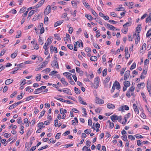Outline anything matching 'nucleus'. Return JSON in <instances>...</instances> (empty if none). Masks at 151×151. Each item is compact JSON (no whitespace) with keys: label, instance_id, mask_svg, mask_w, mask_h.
I'll use <instances>...</instances> for the list:
<instances>
[{"label":"nucleus","instance_id":"nucleus-1","mask_svg":"<svg viewBox=\"0 0 151 151\" xmlns=\"http://www.w3.org/2000/svg\"><path fill=\"white\" fill-rule=\"evenodd\" d=\"M100 79L99 77H96L94 79V87L95 88H97L99 85Z\"/></svg>","mask_w":151,"mask_h":151},{"label":"nucleus","instance_id":"nucleus-2","mask_svg":"<svg viewBox=\"0 0 151 151\" xmlns=\"http://www.w3.org/2000/svg\"><path fill=\"white\" fill-rule=\"evenodd\" d=\"M51 9L50 6L48 5L47 6L46 8L45 9L44 12V14L45 15H47L51 12Z\"/></svg>","mask_w":151,"mask_h":151},{"label":"nucleus","instance_id":"nucleus-3","mask_svg":"<svg viewBox=\"0 0 151 151\" xmlns=\"http://www.w3.org/2000/svg\"><path fill=\"white\" fill-rule=\"evenodd\" d=\"M51 65L53 67H55L57 68H59V65L56 60L53 61L51 63Z\"/></svg>","mask_w":151,"mask_h":151},{"label":"nucleus","instance_id":"nucleus-4","mask_svg":"<svg viewBox=\"0 0 151 151\" xmlns=\"http://www.w3.org/2000/svg\"><path fill=\"white\" fill-rule=\"evenodd\" d=\"M22 101L18 102L16 103H14L12 105L10 106L9 108V110L15 108L17 106H18L19 104L22 103Z\"/></svg>","mask_w":151,"mask_h":151},{"label":"nucleus","instance_id":"nucleus-5","mask_svg":"<svg viewBox=\"0 0 151 151\" xmlns=\"http://www.w3.org/2000/svg\"><path fill=\"white\" fill-rule=\"evenodd\" d=\"M130 74V72L129 70H127L125 72V74L124 75V79L126 81L129 78Z\"/></svg>","mask_w":151,"mask_h":151},{"label":"nucleus","instance_id":"nucleus-6","mask_svg":"<svg viewBox=\"0 0 151 151\" xmlns=\"http://www.w3.org/2000/svg\"><path fill=\"white\" fill-rule=\"evenodd\" d=\"M63 75H65L66 77L69 80H71L72 79V78L71 76L72 74L71 73L68 72H66L63 73Z\"/></svg>","mask_w":151,"mask_h":151},{"label":"nucleus","instance_id":"nucleus-7","mask_svg":"<svg viewBox=\"0 0 151 151\" xmlns=\"http://www.w3.org/2000/svg\"><path fill=\"white\" fill-rule=\"evenodd\" d=\"M147 89L148 91L149 94L150 96L151 95V86L150 83H149L148 81H147Z\"/></svg>","mask_w":151,"mask_h":151},{"label":"nucleus","instance_id":"nucleus-8","mask_svg":"<svg viewBox=\"0 0 151 151\" xmlns=\"http://www.w3.org/2000/svg\"><path fill=\"white\" fill-rule=\"evenodd\" d=\"M95 101L96 103L98 104H102L104 103V101L102 99L98 97H96Z\"/></svg>","mask_w":151,"mask_h":151},{"label":"nucleus","instance_id":"nucleus-9","mask_svg":"<svg viewBox=\"0 0 151 151\" xmlns=\"http://www.w3.org/2000/svg\"><path fill=\"white\" fill-rule=\"evenodd\" d=\"M113 86L114 87H116V88L117 89H120L121 87L119 83L117 81H115Z\"/></svg>","mask_w":151,"mask_h":151},{"label":"nucleus","instance_id":"nucleus-10","mask_svg":"<svg viewBox=\"0 0 151 151\" xmlns=\"http://www.w3.org/2000/svg\"><path fill=\"white\" fill-rule=\"evenodd\" d=\"M117 115H113L110 116V118L111 119V120L114 122L115 120H119V117Z\"/></svg>","mask_w":151,"mask_h":151},{"label":"nucleus","instance_id":"nucleus-11","mask_svg":"<svg viewBox=\"0 0 151 151\" xmlns=\"http://www.w3.org/2000/svg\"><path fill=\"white\" fill-rule=\"evenodd\" d=\"M63 92L65 93L68 95H72L70 90L67 88H65L63 90Z\"/></svg>","mask_w":151,"mask_h":151},{"label":"nucleus","instance_id":"nucleus-12","mask_svg":"<svg viewBox=\"0 0 151 151\" xmlns=\"http://www.w3.org/2000/svg\"><path fill=\"white\" fill-rule=\"evenodd\" d=\"M107 107L110 109H114L115 108V106L112 104L108 103L107 105Z\"/></svg>","mask_w":151,"mask_h":151},{"label":"nucleus","instance_id":"nucleus-13","mask_svg":"<svg viewBox=\"0 0 151 151\" xmlns=\"http://www.w3.org/2000/svg\"><path fill=\"white\" fill-rule=\"evenodd\" d=\"M13 82V80L12 79H9L6 80L5 82V84L8 85L12 83Z\"/></svg>","mask_w":151,"mask_h":151},{"label":"nucleus","instance_id":"nucleus-14","mask_svg":"<svg viewBox=\"0 0 151 151\" xmlns=\"http://www.w3.org/2000/svg\"><path fill=\"white\" fill-rule=\"evenodd\" d=\"M63 22V21H58L56 22L54 24V27H57L58 26L60 25Z\"/></svg>","mask_w":151,"mask_h":151},{"label":"nucleus","instance_id":"nucleus-15","mask_svg":"<svg viewBox=\"0 0 151 151\" xmlns=\"http://www.w3.org/2000/svg\"><path fill=\"white\" fill-rule=\"evenodd\" d=\"M43 48L45 49V55H47L48 54V52L47 50V46L46 45V43L45 44V45L43 46Z\"/></svg>","mask_w":151,"mask_h":151},{"label":"nucleus","instance_id":"nucleus-16","mask_svg":"<svg viewBox=\"0 0 151 151\" xmlns=\"http://www.w3.org/2000/svg\"><path fill=\"white\" fill-rule=\"evenodd\" d=\"M60 81L64 85H67L68 84L67 82L65 81V79L64 78H62L60 80Z\"/></svg>","mask_w":151,"mask_h":151},{"label":"nucleus","instance_id":"nucleus-17","mask_svg":"<svg viewBox=\"0 0 151 151\" xmlns=\"http://www.w3.org/2000/svg\"><path fill=\"white\" fill-rule=\"evenodd\" d=\"M18 51L16 50L11 55V57L12 58H15L17 55Z\"/></svg>","mask_w":151,"mask_h":151},{"label":"nucleus","instance_id":"nucleus-18","mask_svg":"<svg viewBox=\"0 0 151 151\" xmlns=\"http://www.w3.org/2000/svg\"><path fill=\"white\" fill-rule=\"evenodd\" d=\"M124 85L125 87H128L130 86V84L129 81H127L124 82Z\"/></svg>","mask_w":151,"mask_h":151},{"label":"nucleus","instance_id":"nucleus-19","mask_svg":"<svg viewBox=\"0 0 151 151\" xmlns=\"http://www.w3.org/2000/svg\"><path fill=\"white\" fill-rule=\"evenodd\" d=\"M151 21V13H150L149 14V17L147 18L146 20V23H148Z\"/></svg>","mask_w":151,"mask_h":151},{"label":"nucleus","instance_id":"nucleus-20","mask_svg":"<svg viewBox=\"0 0 151 151\" xmlns=\"http://www.w3.org/2000/svg\"><path fill=\"white\" fill-rule=\"evenodd\" d=\"M42 91L40 88H37L35 89V91H34V93L35 94H37L40 93Z\"/></svg>","mask_w":151,"mask_h":151},{"label":"nucleus","instance_id":"nucleus-21","mask_svg":"<svg viewBox=\"0 0 151 151\" xmlns=\"http://www.w3.org/2000/svg\"><path fill=\"white\" fill-rule=\"evenodd\" d=\"M90 60L91 61H96L97 60V57L94 56H92L90 58Z\"/></svg>","mask_w":151,"mask_h":151},{"label":"nucleus","instance_id":"nucleus-22","mask_svg":"<svg viewBox=\"0 0 151 151\" xmlns=\"http://www.w3.org/2000/svg\"><path fill=\"white\" fill-rule=\"evenodd\" d=\"M83 3L85 6L87 8H90V5L88 4V3H87L86 1L85 0H83Z\"/></svg>","mask_w":151,"mask_h":151},{"label":"nucleus","instance_id":"nucleus-23","mask_svg":"<svg viewBox=\"0 0 151 151\" xmlns=\"http://www.w3.org/2000/svg\"><path fill=\"white\" fill-rule=\"evenodd\" d=\"M36 97L35 96H29L26 99L25 101H28L30 100L31 99L35 98H36Z\"/></svg>","mask_w":151,"mask_h":151},{"label":"nucleus","instance_id":"nucleus-24","mask_svg":"<svg viewBox=\"0 0 151 151\" xmlns=\"http://www.w3.org/2000/svg\"><path fill=\"white\" fill-rule=\"evenodd\" d=\"M74 90L75 92L77 94H80L81 93V91L78 88H74Z\"/></svg>","mask_w":151,"mask_h":151},{"label":"nucleus","instance_id":"nucleus-25","mask_svg":"<svg viewBox=\"0 0 151 151\" xmlns=\"http://www.w3.org/2000/svg\"><path fill=\"white\" fill-rule=\"evenodd\" d=\"M52 42V41H51V38H49L47 39V43H46V45L47 47Z\"/></svg>","mask_w":151,"mask_h":151},{"label":"nucleus","instance_id":"nucleus-26","mask_svg":"<svg viewBox=\"0 0 151 151\" xmlns=\"http://www.w3.org/2000/svg\"><path fill=\"white\" fill-rule=\"evenodd\" d=\"M145 83H141L138 84L137 85V86L138 88H139L140 89L141 88L140 87L141 86H143L142 87H145Z\"/></svg>","mask_w":151,"mask_h":151},{"label":"nucleus","instance_id":"nucleus-27","mask_svg":"<svg viewBox=\"0 0 151 151\" xmlns=\"http://www.w3.org/2000/svg\"><path fill=\"white\" fill-rule=\"evenodd\" d=\"M85 17L89 20H92L93 19L92 16L89 14H86Z\"/></svg>","mask_w":151,"mask_h":151},{"label":"nucleus","instance_id":"nucleus-28","mask_svg":"<svg viewBox=\"0 0 151 151\" xmlns=\"http://www.w3.org/2000/svg\"><path fill=\"white\" fill-rule=\"evenodd\" d=\"M135 36L136 37V40L139 41L140 39V37L139 35L138 34H136V33H135L134 35H133V37H135Z\"/></svg>","mask_w":151,"mask_h":151},{"label":"nucleus","instance_id":"nucleus-29","mask_svg":"<svg viewBox=\"0 0 151 151\" xmlns=\"http://www.w3.org/2000/svg\"><path fill=\"white\" fill-rule=\"evenodd\" d=\"M131 24V22H129L126 23V24H124L123 25V27L124 28H126V27H128L129 26H130Z\"/></svg>","mask_w":151,"mask_h":151},{"label":"nucleus","instance_id":"nucleus-30","mask_svg":"<svg viewBox=\"0 0 151 151\" xmlns=\"http://www.w3.org/2000/svg\"><path fill=\"white\" fill-rule=\"evenodd\" d=\"M60 113L61 114L66 113L67 112L66 110L65 109L63 110V108H60Z\"/></svg>","mask_w":151,"mask_h":151},{"label":"nucleus","instance_id":"nucleus-31","mask_svg":"<svg viewBox=\"0 0 151 151\" xmlns=\"http://www.w3.org/2000/svg\"><path fill=\"white\" fill-rule=\"evenodd\" d=\"M76 71L78 73H79L80 74H83V72L80 70V69L78 67L76 68Z\"/></svg>","mask_w":151,"mask_h":151},{"label":"nucleus","instance_id":"nucleus-32","mask_svg":"<svg viewBox=\"0 0 151 151\" xmlns=\"http://www.w3.org/2000/svg\"><path fill=\"white\" fill-rule=\"evenodd\" d=\"M141 26V25H139L136 28V32L139 34L140 32V27L139 26Z\"/></svg>","mask_w":151,"mask_h":151},{"label":"nucleus","instance_id":"nucleus-33","mask_svg":"<svg viewBox=\"0 0 151 151\" xmlns=\"http://www.w3.org/2000/svg\"><path fill=\"white\" fill-rule=\"evenodd\" d=\"M91 11L92 14L95 17H97L98 16V15L96 14V12L93 9H91Z\"/></svg>","mask_w":151,"mask_h":151},{"label":"nucleus","instance_id":"nucleus-34","mask_svg":"<svg viewBox=\"0 0 151 151\" xmlns=\"http://www.w3.org/2000/svg\"><path fill=\"white\" fill-rule=\"evenodd\" d=\"M107 70L106 69H105L103 71V76H105L107 74Z\"/></svg>","mask_w":151,"mask_h":151},{"label":"nucleus","instance_id":"nucleus-35","mask_svg":"<svg viewBox=\"0 0 151 151\" xmlns=\"http://www.w3.org/2000/svg\"><path fill=\"white\" fill-rule=\"evenodd\" d=\"M38 76H37L36 77V80L37 81H40L41 79V75L40 74H37Z\"/></svg>","mask_w":151,"mask_h":151},{"label":"nucleus","instance_id":"nucleus-36","mask_svg":"<svg viewBox=\"0 0 151 151\" xmlns=\"http://www.w3.org/2000/svg\"><path fill=\"white\" fill-rule=\"evenodd\" d=\"M38 127L40 129L42 128V126L44 125V123L43 122H40L38 124Z\"/></svg>","mask_w":151,"mask_h":151},{"label":"nucleus","instance_id":"nucleus-37","mask_svg":"<svg viewBox=\"0 0 151 151\" xmlns=\"http://www.w3.org/2000/svg\"><path fill=\"white\" fill-rule=\"evenodd\" d=\"M93 45L95 48H98L99 49H100V47L98 45L97 43H95L94 42H93Z\"/></svg>","mask_w":151,"mask_h":151},{"label":"nucleus","instance_id":"nucleus-38","mask_svg":"<svg viewBox=\"0 0 151 151\" xmlns=\"http://www.w3.org/2000/svg\"><path fill=\"white\" fill-rule=\"evenodd\" d=\"M91 132V130L90 129H87L84 131L85 133L87 134H89Z\"/></svg>","mask_w":151,"mask_h":151},{"label":"nucleus","instance_id":"nucleus-39","mask_svg":"<svg viewBox=\"0 0 151 151\" xmlns=\"http://www.w3.org/2000/svg\"><path fill=\"white\" fill-rule=\"evenodd\" d=\"M48 21V18L47 17H45L44 18V23L45 24H48L47 22Z\"/></svg>","mask_w":151,"mask_h":151},{"label":"nucleus","instance_id":"nucleus-40","mask_svg":"<svg viewBox=\"0 0 151 151\" xmlns=\"http://www.w3.org/2000/svg\"><path fill=\"white\" fill-rule=\"evenodd\" d=\"M39 44L41 45H42L43 44V42L42 40V37H40L39 39Z\"/></svg>","mask_w":151,"mask_h":151},{"label":"nucleus","instance_id":"nucleus-41","mask_svg":"<svg viewBox=\"0 0 151 151\" xmlns=\"http://www.w3.org/2000/svg\"><path fill=\"white\" fill-rule=\"evenodd\" d=\"M54 98L55 99L60 101L62 102H65V100L63 99L60 98L56 97H54Z\"/></svg>","mask_w":151,"mask_h":151},{"label":"nucleus","instance_id":"nucleus-42","mask_svg":"<svg viewBox=\"0 0 151 151\" xmlns=\"http://www.w3.org/2000/svg\"><path fill=\"white\" fill-rule=\"evenodd\" d=\"M136 67V63H134L132 65L130 68V69L131 70L135 68Z\"/></svg>","mask_w":151,"mask_h":151},{"label":"nucleus","instance_id":"nucleus-43","mask_svg":"<svg viewBox=\"0 0 151 151\" xmlns=\"http://www.w3.org/2000/svg\"><path fill=\"white\" fill-rule=\"evenodd\" d=\"M135 137L137 139L142 138L143 137L140 134H136L134 135Z\"/></svg>","mask_w":151,"mask_h":151},{"label":"nucleus","instance_id":"nucleus-44","mask_svg":"<svg viewBox=\"0 0 151 151\" xmlns=\"http://www.w3.org/2000/svg\"><path fill=\"white\" fill-rule=\"evenodd\" d=\"M141 95H142V97L143 98L144 101H146L147 99H146V96L145 95L144 93H141Z\"/></svg>","mask_w":151,"mask_h":151},{"label":"nucleus","instance_id":"nucleus-45","mask_svg":"<svg viewBox=\"0 0 151 151\" xmlns=\"http://www.w3.org/2000/svg\"><path fill=\"white\" fill-rule=\"evenodd\" d=\"M11 136V134H8V133H5L4 134V136L6 137V138H7L10 137Z\"/></svg>","mask_w":151,"mask_h":151},{"label":"nucleus","instance_id":"nucleus-46","mask_svg":"<svg viewBox=\"0 0 151 151\" xmlns=\"http://www.w3.org/2000/svg\"><path fill=\"white\" fill-rule=\"evenodd\" d=\"M58 73V72L56 71H52L50 73L49 75L52 76L54 75L55 74Z\"/></svg>","mask_w":151,"mask_h":151},{"label":"nucleus","instance_id":"nucleus-47","mask_svg":"<svg viewBox=\"0 0 151 151\" xmlns=\"http://www.w3.org/2000/svg\"><path fill=\"white\" fill-rule=\"evenodd\" d=\"M85 51L86 52H91V49L90 47H86L85 49Z\"/></svg>","mask_w":151,"mask_h":151},{"label":"nucleus","instance_id":"nucleus-48","mask_svg":"<svg viewBox=\"0 0 151 151\" xmlns=\"http://www.w3.org/2000/svg\"><path fill=\"white\" fill-rule=\"evenodd\" d=\"M60 133H58L55 136V138L57 139H60Z\"/></svg>","mask_w":151,"mask_h":151},{"label":"nucleus","instance_id":"nucleus-49","mask_svg":"<svg viewBox=\"0 0 151 151\" xmlns=\"http://www.w3.org/2000/svg\"><path fill=\"white\" fill-rule=\"evenodd\" d=\"M128 138L131 139V140H134L135 138L132 135H129L128 136Z\"/></svg>","mask_w":151,"mask_h":151},{"label":"nucleus","instance_id":"nucleus-50","mask_svg":"<svg viewBox=\"0 0 151 151\" xmlns=\"http://www.w3.org/2000/svg\"><path fill=\"white\" fill-rule=\"evenodd\" d=\"M40 15L38 14L37 15V16H35L32 19L33 21H35L37 19H38L39 18V17H40Z\"/></svg>","mask_w":151,"mask_h":151},{"label":"nucleus","instance_id":"nucleus-51","mask_svg":"<svg viewBox=\"0 0 151 151\" xmlns=\"http://www.w3.org/2000/svg\"><path fill=\"white\" fill-rule=\"evenodd\" d=\"M48 147V145H46L42 147L41 148H39L38 150L40 151V150H43L44 149H45Z\"/></svg>","mask_w":151,"mask_h":151},{"label":"nucleus","instance_id":"nucleus-52","mask_svg":"<svg viewBox=\"0 0 151 151\" xmlns=\"http://www.w3.org/2000/svg\"><path fill=\"white\" fill-rule=\"evenodd\" d=\"M68 47L70 50H72L73 49V46L71 44H68L67 45Z\"/></svg>","mask_w":151,"mask_h":151},{"label":"nucleus","instance_id":"nucleus-53","mask_svg":"<svg viewBox=\"0 0 151 151\" xmlns=\"http://www.w3.org/2000/svg\"><path fill=\"white\" fill-rule=\"evenodd\" d=\"M45 111H42L40 114V116L39 117V119L41 118L45 114Z\"/></svg>","mask_w":151,"mask_h":151},{"label":"nucleus","instance_id":"nucleus-54","mask_svg":"<svg viewBox=\"0 0 151 151\" xmlns=\"http://www.w3.org/2000/svg\"><path fill=\"white\" fill-rule=\"evenodd\" d=\"M35 10H32L30 11L28 14L29 16H31L34 13Z\"/></svg>","mask_w":151,"mask_h":151},{"label":"nucleus","instance_id":"nucleus-55","mask_svg":"<svg viewBox=\"0 0 151 151\" xmlns=\"http://www.w3.org/2000/svg\"><path fill=\"white\" fill-rule=\"evenodd\" d=\"M74 62L75 64L78 66H80V62L77 60H75Z\"/></svg>","mask_w":151,"mask_h":151},{"label":"nucleus","instance_id":"nucleus-56","mask_svg":"<svg viewBox=\"0 0 151 151\" xmlns=\"http://www.w3.org/2000/svg\"><path fill=\"white\" fill-rule=\"evenodd\" d=\"M96 33L97 34L96 35V37H98L100 36L101 34L100 33V31L99 30H97L96 31Z\"/></svg>","mask_w":151,"mask_h":151},{"label":"nucleus","instance_id":"nucleus-57","mask_svg":"<svg viewBox=\"0 0 151 151\" xmlns=\"http://www.w3.org/2000/svg\"><path fill=\"white\" fill-rule=\"evenodd\" d=\"M86 144L87 146L89 147L90 146L91 144L90 141L88 140H87L86 142Z\"/></svg>","mask_w":151,"mask_h":151},{"label":"nucleus","instance_id":"nucleus-58","mask_svg":"<svg viewBox=\"0 0 151 151\" xmlns=\"http://www.w3.org/2000/svg\"><path fill=\"white\" fill-rule=\"evenodd\" d=\"M122 137L123 138L122 139L124 141H127V135H123L122 136Z\"/></svg>","mask_w":151,"mask_h":151},{"label":"nucleus","instance_id":"nucleus-59","mask_svg":"<svg viewBox=\"0 0 151 151\" xmlns=\"http://www.w3.org/2000/svg\"><path fill=\"white\" fill-rule=\"evenodd\" d=\"M151 29H150L148 31L146 34V36L147 37H148L150 36H151V32L149 33V32H150Z\"/></svg>","mask_w":151,"mask_h":151},{"label":"nucleus","instance_id":"nucleus-60","mask_svg":"<svg viewBox=\"0 0 151 151\" xmlns=\"http://www.w3.org/2000/svg\"><path fill=\"white\" fill-rule=\"evenodd\" d=\"M17 120V123L18 124H20L22 122V118L21 117H19Z\"/></svg>","mask_w":151,"mask_h":151},{"label":"nucleus","instance_id":"nucleus-61","mask_svg":"<svg viewBox=\"0 0 151 151\" xmlns=\"http://www.w3.org/2000/svg\"><path fill=\"white\" fill-rule=\"evenodd\" d=\"M58 119H56L55 120V127L58 126Z\"/></svg>","mask_w":151,"mask_h":151},{"label":"nucleus","instance_id":"nucleus-62","mask_svg":"<svg viewBox=\"0 0 151 151\" xmlns=\"http://www.w3.org/2000/svg\"><path fill=\"white\" fill-rule=\"evenodd\" d=\"M73 29L72 27H69L68 31H69V33L70 34H71L73 32Z\"/></svg>","mask_w":151,"mask_h":151},{"label":"nucleus","instance_id":"nucleus-63","mask_svg":"<svg viewBox=\"0 0 151 151\" xmlns=\"http://www.w3.org/2000/svg\"><path fill=\"white\" fill-rule=\"evenodd\" d=\"M92 120L91 119H89L88 121V124L89 126L92 125Z\"/></svg>","mask_w":151,"mask_h":151},{"label":"nucleus","instance_id":"nucleus-64","mask_svg":"<svg viewBox=\"0 0 151 151\" xmlns=\"http://www.w3.org/2000/svg\"><path fill=\"white\" fill-rule=\"evenodd\" d=\"M39 45L37 43L35 44V46L34 47V48L36 50H37L39 48Z\"/></svg>","mask_w":151,"mask_h":151}]
</instances>
